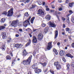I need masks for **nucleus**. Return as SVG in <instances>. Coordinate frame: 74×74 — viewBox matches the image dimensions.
Listing matches in <instances>:
<instances>
[{
  "label": "nucleus",
  "mask_w": 74,
  "mask_h": 74,
  "mask_svg": "<svg viewBox=\"0 0 74 74\" xmlns=\"http://www.w3.org/2000/svg\"><path fill=\"white\" fill-rule=\"evenodd\" d=\"M31 18V17H30L27 20L28 22H30V19Z\"/></svg>",
  "instance_id": "nucleus-41"
},
{
  "label": "nucleus",
  "mask_w": 74,
  "mask_h": 74,
  "mask_svg": "<svg viewBox=\"0 0 74 74\" xmlns=\"http://www.w3.org/2000/svg\"><path fill=\"white\" fill-rule=\"evenodd\" d=\"M45 2H43L42 3V4H43V5H45Z\"/></svg>",
  "instance_id": "nucleus-61"
},
{
  "label": "nucleus",
  "mask_w": 74,
  "mask_h": 74,
  "mask_svg": "<svg viewBox=\"0 0 74 74\" xmlns=\"http://www.w3.org/2000/svg\"><path fill=\"white\" fill-rule=\"evenodd\" d=\"M62 19L64 21H65L66 20V18L64 17H62Z\"/></svg>",
  "instance_id": "nucleus-43"
},
{
  "label": "nucleus",
  "mask_w": 74,
  "mask_h": 74,
  "mask_svg": "<svg viewBox=\"0 0 74 74\" xmlns=\"http://www.w3.org/2000/svg\"><path fill=\"white\" fill-rule=\"evenodd\" d=\"M64 51L63 50H62L60 51V56H61L64 55Z\"/></svg>",
  "instance_id": "nucleus-15"
},
{
  "label": "nucleus",
  "mask_w": 74,
  "mask_h": 74,
  "mask_svg": "<svg viewBox=\"0 0 74 74\" xmlns=\"http://www.w3.org/2000/svg\"><path fill=\"white\" fill-rule=\"evenodd\" d=\"M66 32H68L69 33H71V30L69 28H66Z\"/></svg>",
  "instance_id": "nucleus-16"
},
{
  "label": "nucleus",
  "mask_w": 74,
  "mask_h": 74,
  "mask_svg": "<svg viewBox=\"0 0 74 74\" xmlns=\"http://www.w3.org/2000/svg\"><path fill=\"white\" fill-rule=\"evenodd\" d=\"M37 14L39 16H42V15H44V12L42 11V9H40L38 10Z\"/></svg>",
  "instance_id": "nucleus-4"
},
{
  "label": "nucleus",
  "mask_w": 74,
  "mask_h": 74,
  "mask_svg": "<svg viewBox=\"0 0 74 74\" xmlns=\"http://www.w3.org/2000/svg\"><path fill=\"white\" fill-rule=\"evenodd\" d=\"M6 59H7V60H11V57L9 56H6Z\"/></svg>",
  "instance_id": "nucleus-26"
},
{
  "label": "nucleus",
  "mask_w": 74,
  "mask_h": 74,
  "mask_svg": "<svg viewBox=\"0 0 74 74\" xmlns=\"http://www.w3.org/2000/svg\"><path fill=\"white\" fill-rule=\"evenodd\" d=\"M46 18L47 20H49L51 19V16L49 15H47L46 16Z\"/></svg>",
  "instance_id": "nucleus-18"
},
{
  "label": "nucleus",
  "mask_w": 74,
  "mask_h": 74,
  "mask_svg": "<svg viewBox=\"0 0 74 74\" xmlns=\"http://www.w3.org/2000/svg\"><path fill=\"white\" fill-rule=\"evenodd\" d=\"M42 27H45V26H46V25H45V23H43L42 24Z\"/></svg>",
  "instance_id": "nucleus-40"
},
{
  "label": "nucleus",
  "mask_w": 74,
  "mask_h": 74,
  "mask_svg": "<svg viewBox=\"0 0 74 74\" xmlns=\"http://www.w3.org/2000/svg\"><path fill=\"white\" fill-rule=\"evenodd\" d=\"M52 8H55V6H53V5H52Z\"/></svg>",
  "instance_id": "nucleus-63"
},
{
  "label": "nucleus",
  "mask_w": 74,
  "mask_h": 74,
  "mask_svg": "<svg viewBox=\"0 0 74 74\" xmlns=\"http://www.w3.org/2000/svg\"><path fill=\"white\" fill-rule=\"evenodd\" d=\"M63 27H64H64H65V24H63Z\"/></svg>",
  "instance_id": "nucleus-59"
},
{
  "label": "nucleus",
  "mask_w": 74,
  "mask_h": 74,
  "mask_svg": "<svg viewBox=\"0 0 74 74\" xmlns=\"http://www.w3.org/2000/svg\"><path fill=\"white\" fill-rule=\"evenodd\" d=\"M49 27H56V26L55 24L53 23H52L51 21H50L49 23Z\"/></svg>",
  "instance_id": "nucleus-7"
},
{
  "label": "nucleus",
  "mask_w": 74,
  "mask_h": 74,
  "mask_svg": "<svg viewBox=\"0 0 74 74\" xmlns=\"http://www.w3.org/2000/svg\"><path fill=\"white\" fill-rule=\"evenodd\" d=\"M32 42L33 43H37V39L35 36L33 37Z\"/></svg>",
  "instance_id": "nucleus-10"
},
{
  "label": "nucleus",
  "mask_w": 74,
  "mask_h": 74,
  "mask_svg": "<svg viewBox=\"0 0 74 74\" xmlns=\"http://www.w3.org/2000/svg\"><path fill=\"white\" fill-rule=\"evenodd\" d=\"M54 65L55 66H56V69L57 70H60L61 69V66L60 64L59 63L58 61L56 62H55L54 63Z\"/></svg>",
  "instance_id": "nucleus-3"
},
{
  "label": "nucleus",
  "mask_w": 74,
  "mask_h": 74,
  "mask_svg": "<svg viewBox=\"0 0 74 74\" xmlns=\"http://www.w3.org/2000/svg\"><path fill=\"white\" fill-rule=\"evenodd\" d=\"M57 17L58 18V21H60V19H59V16L57 15Z\"/></svg>",
  "instance_id": "nucleus-47"
},
{
  "label": "nucleus",
  "mask_w": 74,
  "mask_h": 74,
  "mask_svg": "<svg viewBox=\"0 0 74 74\" xmlns=\"http://www.w3.org/2000/svg\"><path fill=\"white\" fill-rule=\"evenodd\" d=\"M62 35H65V32H62Z\"/></svg>",
  "instance_id": "nucleus-53"
},
{
  "label": "nucleus",
  "mask_w": 74,
  "mask_h": 74,
  "mask_svg": "<svg viewBox=\"0 0 74 74\" xmlns=\"http://www.w3.org/2000/svg\"><path fill=\"white\" fill-rule=\"evenodd\" d=\"M66 20H69V17H67V18H66Z\"/></svg>",
  "instance_id": "nucleus-64"
},
{
  "label": "nucleus",
  "mask_w": 74,
  "mask_h": 74,
  "mask_svg": "<svg viewBox=\"0 0 74 74\" xmlns=\"http://www.w3.org/2000/svg\"><path fill=\"white\" fill-rule=\"evenodd\" d=\"M35 54H36V52H33V54L34 55H35Z\"/></svg>",
  "instance_id": "nucleus-62"
},
{
  "label": "nucleus",
  "mask_w": 74,
  "mask_h": 74,
  "mask_svg": "<svg viewBox=\"0 0 74 74\" xmlns=\"http://www.w3.org/2000/svg\"><path fill=\"white\" fill-rule=\"evenodd\" d=\"M35 71L36 73H38V74L39 73L41 72V69H38V68H37L35 70Z\"/></svg>",
  "instance_id": "nucleus-12"
},
{
  "label": "nucleus",
  "mask_w": 74,
  "mask_h": 74,
  "mask_svg": "<svg viewBox=\"0 0 74 74\" xmlns=\"http://www.w3.org/2000/svg\"><path fill=\"white\" fill-rule=\"evenodd\" d=\"M31 18V17H30L27 20L28 22H30V19Z\"/></svg>",
  "instance_id": "nucleus-42"
},
{
  "label": "nucleus",
  "mask_w": 74,
  "mask_h": 74,
  "mask_svg": "<svg viewBox=\"0 0 74 74\" xmlns=\"http://www.w3.org/2000/svg\"><path fill=\"white\" fill-rule=\"evenodd\" d=\"M48 27H47L44 30V32L45 33H47V32H48Z\"/></svg>",
  "instance_id": "nucleus-23"
},
{
  "label": "nucleus",
  "mask_w": 74,
  "mask_h": 74,
  "mask_svg": "<svg viewBox=\"0 0 74 74\" xmlns=\"http://www.w3.org/2000/svg\"><path fill=\"white\" fill-rule=\"evenodd\" d=\"M70 0H67L66 1V3H68V2H69V1Z\"/></svg>",
  "instance_id": "nucleus-57"
},
{
  "label": "nucleus",
  "mask_w": 74,
  "mask_h": 74,
  "mask_svg": "<svg viewBox=\"0 0 74 74\" xmlns=\"http://www.w3.org/2000/svg\"><path fill=\"white\" fill-rule=\"evenodd\" d=\"M43 35L41 34H40L38 36V39L39 41H41L42 40Z\"/></svg>",
  "instance_id": "nucleus-8"
},
{
  "label": "nucleus",
  "mask_w": 74,
  "mask_h": 74,
  "mask_svg": "<svg viewBox=\"0 0 74 74\" xmlns=\"http://www.w3.org/2000/svg\"><path fill=\"white\" fill-rule=\"evenodd\" d=\"M35 5H33L32 6V8H35Z\"/></svg>",
  "instance_id": "nucleus-52"
},
{
  "label": "nucleus",
  "mask_w": 74,
  "mask_h": 74,
  "mask_svg": "<svg viewBox=\"0 0 74 74\" xmlns=\"http://www.w3.org/2000/svg\"><path fill=\"white\" fill-rule=\"evenodd\" d=\"M59 11H62V8H60L59 9Z\"/></svg>",
  "instance_id": "nucleus-45"
},
{
  "label": "nucleus",
  "mask_w": 74,
  "mask_h": 74,
  "mask_svg": "<svg viewBox=\"0 0 74 74\" xmlns=\"http://www.w3.org/2000/svg\"><path fill=\"white\" fill-rule=\"evenodd\" d=\"M2 36L3 39L5 38L6 37V33L4 32L2 33Z\"/></svg>",
  "instance_id": "nucleus-13"
},
{
  "label": "nucleus",
  "mask_w": 74,
  "mask_h": 74,
  "mask_svg": "<svg viewBox=\"0 0 74 74\" xmlns=\"http://www.w3.org/2000/svg\"><path fill=\"white\" fill-rule=\"evenodd\" d=\"M71 21L73 23H74V18H72L71 19Z\"/></svg>",
  "instance_id": "nucleus-39"
},
{
  "label": "nucleus",
  "mask_w": 74,
  "mask_h": 74,
  "mask_svg": "<svg viewBox=\"0 0 74 74\" xmlns=\"http://www.w3.org/2000/svg\"><path fill=\"white\" fill-rule=\"evenodd\" d=\"M30 43H31V40H30V39H29V42L27 43L26 45V47H27V46L29 45H30Z\"/></svg>",
  "instance_id": "nucleus-17"
},
{
  "label": "nucleus",
  "mask_w": 74,
  "mask_h": 74,
  "mask_svg": "<svg viewBox=\"0 0 74 74\" xmlns=\"http://www.w3.org/2000/svg\"><path fill=\"white\" fill-rule=\"evenodd\" d=\"M36 30H37V29H34L33 30V32H36Z\"/></svg>",
  "instance_id": "nucleus-50"
},
{
  "label": "nucleus",
  "mask_w": 74,
  "mask_h": 74,
  "mask_svg": "<svg viewBox=\"0 0 74 74\" xmlns=\"http://www.w3.org/2000/svg\"><path fill=\"white\" fill-rule=\"evenodd\" d=\"M62 60L64 62H66V59H65V58H62Z\"/></svg>",
  "instance_id": "nucleus-44"
},
{
  "label": "nucleus",
  "mask_w": 74,
  "mask_h": 74,
  "mask_svg": "<svg viewBox=\"0 0 74 74\" xmlns=\"http://www.w3.org/2000/svg\"><path fill=\"white\" fill-rule=\"evenodd\" d=\"M38 3L40 5H41L42 4V1L40 0H38Z\"/></svg>",
  "instance_id": "nucleus-27"
},
{
  "label": "nucleus",
  "mask_w": 74,
  "mask_h": 74,
  "mask_svg": "<svg viewBox=\"0 0 74 74\" xmlns=\"http://www.w3.org/2000/svg\"><path fill=\"white\" fill-rule=\"evenodd\" d=\"M30 25V22H28L27 20L25 21V22L23 23V25L25 27H27V25Z\"/></svg>",
  "instance_id": "nucleus-9"
},
{
  "label": "nucleus",
  "mask_w": 74,
  "mask_h": 74,
  "mask_svg": "<svg viewBox=\"0 0 74 74\" xmlns=\"http://www.w3.org/2000/svg\"><path fill=\"white\" fill-rule=\"evenodd\" d=\"M4 22H5V19L4 18H2L1 21V23H4Z\"/></svg>",
  "instance_id": "nucleus-29"
},
{
  "label": "nucleus",
  "mask_w": 74,
  "mask_h": 74,
  "mask_svg": "<svg viewBox=\"0 0 74 74\" xmlns=\"http://www.w3.org/2000/svg\"><path fill=\"white\" fill-rule=\"evenodd\" d=\"M71 55V54L70 53H68L66 54V56H68V57H70Z\"/></svg>",
  "instance_id": "nucleus-37"
},
{
  "label": "nucleus",
  "mask_w": 74,
  "mask_h": 74,
  "mask_svg": "<svg viewBox=\"0 0 74 74\" xmlns=\"http://www.w3.org/2000/svg\"><path fill=\"white\" fill-rule=\"evenodd\" d=\"M69 13H73V12L72 11V10H69Z\"/></svg>",
  "instance_id": "nucleus-55"
},
{
  "label": "nucleus",
  "mask_w": 74,
  "mask_h": 74,
  "mask_svg": "<svg viewBox=\"0 0 74 74\" xmlns=\"http://www.w3.org/2000/svg\"><path fill=\"white\" fill-rule=\"evenodd\" d=\"M19 23V21L18 20L14 21H13L12 23H11V25L12 26H14V27H16L18 25V23Z\"/></svg>",
  "instance_id": "nucleus-2"
},
{
  "label": "nucleus",
  "mask_w": 74,
  "mask_h": 74,
  "mask_svg": "<svg viewBox=\"0 0 74 74\" xmlns=\"http://www.w3.org/2000/svg\"><path fill=\"white\" fill-rule=\"evenodd\" d=\"M32 56H30L27 60H23V64H24V65H28L30 63V62H31V59H32Z\"/></svg>",
  "instance_id": "nucleus-1"
},
{
  "label": "nucleus",
  "mask_w": 74,
  "mask_h": 74,
  "mask_svg": "<svg viewBox=\"0 0 74 74\" xmlns=\"http://www.w3.org/2000/svg\"><path fill=\"white\" fill-rule=\"evenodd\" d=\"M19 31L20 32H22L23 30H22V29H19Z\"/></svg>",
  "instance_id": "nucleus-49"
},
{
  "label": "nucleus",
  "mask_w": 74,
  "mask_h": 74,
  "mask_svg": "<svg viewBox=\"0 0 74 74\" xmlns=\"http://www.w3.org/2000/svg\"><path fill=\"white\" fill-rule=\"evenodd\" d=\"M25 16H29V14H28V12H27L25 13Z\"/></svg>",
  "instance_id": "nucleus-33"
},
{
  "label": "nucleus",
  "mask_w": 74,
  "mask_h": 74,
  "mask_svg": "<svg viewBox=\"0 0 74 74\" xmlns=\"http://www.w3.org/2000/svg\"><path fill=\"white\" fill-rule=\"evenodd\" d=\"M5 28V27L4 26H2L0 27V30H3V29H4Z\"/></svg>",
  "instance_id": "nucleus-25"
},
{
  "label": "nucleus",
  "mask_w": 74,
  "mask_h": 74,
  "mask_svg": "<svg viewBox=\"0 0 74 74\" xmlns=\"http://www.w3.org/2000/svg\"><path fill=\"white\" fill-rule=\"evenodd\" d=\"M69 57L71 58H73V56L71 55V54L70 55V56H69Z\"/></svg>",
  "instance_id": "nucleus-48"
},
{
  "label": "nucleus",
  "mask_w": 74,
  "mask_h": 74,
  "mask_svg": "<svg viewBox=\"0 0 74 74\" xmlns=\"http://www.w3.org/2000/svg\"><path fill=\"white\" fill-rule=\"evenodd\" d=\"M16 37H19V35L18 34L16 35Z\"/></svg>",
  "instance_id": "nucleus-51"
},
{
  "label": "nucleus",
  "mask_w": 74,
  "mask_h": 74,
  "mask_svg": "<svg viewBox=\"0 0 74 74\" xmlns=\"http://www.w3.org/2000/svg\"><path fill=\"white\" fill-rule=\"evenodd\" d=\"M51 73H52V74H54V71H50Z\"/></svg>",
  "instance_id": "nucleus-46"
},
{
  "label": "nucleus",
  "mask_w": 74,
  "mask_h": 74,
  "mask_svg": "<svg viewBox=\"0 0 74 74\" xmlns=\"http://www.w3.org/2000/svg\"><path fill=\"white\" fill-rule=\"evenodd\" d=\"M23 46L22 44L20 43V44H16L15 45V47L17 48H20Z\"/></svg>",
  "instance_id": "nucleus-11"
},
{
  "label": "nucleus",
  "mask_w": 74,
  "mask_h": 74,
  "mask_svg": "<svg viewBox=\"0 0 74 74\" xmlns=\"http://www.w3.org/2000/svg\"><path fill=\"white\" fill-rule=\"evenodd\" d=\"M29 35L30 36V37H32V34H29Z\"/></svg>",
  "instance_id": "nucleus-56"
},
{
  "label": "nucleus",
  "mask_w": 74,
  "mask_h": 74,
  "mask_svg": "<svg viewBox=\"0 0 74 74\" xmlns=\"http://www.w3.org/2000/svg\"><path fill=\"white\" fill-rule=\"evenodd\" d=\"M46 10L47 11H49V8H48V7L47 6H46Z\"/></svg>",
  "instance_id": "nucleus-38"
},
{
  "label": "nucleus",
  "mask_w": 74,
  "mask_h": 74,
  "mask_svg": "<svg viewBox=\"0 0 74 74\" xmlns=\"http://www.w3.org/2000/svg\"><path fill=\"white\" fill-rule=\"evenodd\" d=\"M55 12L56 15H57V14H58V12H57V11H56Z\"/></svg>",
  "instance_id": "nucleus-58"
},
{
  "label": "nucleus",
  "mask_w": 74,
  "mask_h": 74,
  "mask_svg": "<svg viewBox=\"0 0 74 74\" xmlns=\"http://www.w3.org/2000/svg\"><path fill=\"white\" fill-rule=\"evenodd\" d=\"M67 66V70H69V67H70V65L69 64H68L66 65Z\"/></svg>",
  "instance_id": "nucleus-30"
},
{
  "label": "nucleus",
  "mask_w": 74,
  "mask_h": 74,
  "mask_svg": "<svg viewBox=\"0 0 74 74\" xmlns=\"http://www.w3.org/2000/svg\"><path fill=\"white\" fill-rule=\"evenodd\" d=\"M52 47L53 46L52 44V42H49L48 43L47 49L48 50H50Z\"/></svg>",
  "instance_id": "nucleus-6"
},
{
  "label": "nucleus",
  "mask_w": 74,
  "mask_h": 74,
  "mask_svg": "<svg viewBox=\"0 0 74 74\" xmlns=\"http://www.w3.org/2000/svg\"><path fill=\"white\" fill-rule=\"evenodd\" d=\"M7 12H4L2 14L3 15H7Z\"/></svg>",
  "instance_id": "nucleus-36"
},
{
  "label": "nucleus",
  "mask_w": 74,
  "mask_h": 74,
  "mask_svg": "<svg viewBox=\"0 0 74 74\" xmlns=\"http://www.w3.org/2000/svg\"><path fill=\"white\" fill-rule=\"evenodd\" d=\"M67 22L68 23H70V21L69 20H67Z\"/></svg>",
  "instance_id": "nucleus-54"
},
{
  "label": "nucleus",
  "mask_w": 74,
  "mask_h": 74,
  "mask_svg": "<svg viewBox=\"0 0 74 74\" xmlns=\"http://www.w3.org/2000/svg\"><path fill=\"white\" fill-rule=\"evenodd\" d=\"M11 38H10V39L8 40L7 41V42H11Z\"/></svg>",
  "instance_id": "nucleus-34"
},
{
  "label": "nucleus",
  "mask_w": 74,
  "mask_h": 74,
  "mask_svg": "<svg viewBox=\"0 0 74 74\" xmlns=\"http://www.w3.org/2000/svg\"><path fill=\"white\" fill-rule=\"evenodd\" d=\"M32 69H36L37 68V65H36V64H33L32 66Z\"/></svg>",
  "instance_id": "nucleus-21"
},
{
  "label": "nucleus",
  "mask_w": 74,
  "mask_h": 74,
  "mask_svg": "<svg viewBox=\"0 0 74 74\" xmlns=\"http://www.w3.org/2000/svg\"><path fill=\"white\" fill-rule=\"evenodd\" d=\"M26 2V3H29V0H23V2Z\"/></svg>",
  "instance_id": "nucleus-31"
},
{
  "label": "nucleus",
  "mask_w": 74,
  "mask_h": 74,
  "mask_svg": "<svg viewBox=\"0 0 74 74\" xmlns=\"http://www.w3.org/2000/svg\"><path fill=\"white\" fill-rule=\"evenodd\" d=\"M71 65L73 67H74V62H72L71 63Z\"/></svg>",
  "instance_id": "nucleus-32"
},
{
  "label": "nucleus",
  "mask_w": 74,
  "mask_h": 74,
  "mask_svg": "<svg viewBox=\"0 0 74 74\" xmlns=\"http://www.w3.org/2000/svg\"><path fill=\"white\" fill-rule=\"evenodd\" d=\"M53 52H54L56 55H58V52L55 49H54L53 50Z\"/></svg>",
  "instance_id": "nucleus-28"
},
{
  "label": "nucleus",
  "mask_w": 74,
  "mask_h": 74,
  "mask_svg": "<svg viewBox=\"0 0 74 74\" xmlns=\"http://www.w3.org/2000/svg\"><path fill=\"white\" fill-rule=\"evenodd\" d=\"M27 52H26V50L24 49V51H23V55H24V56H26V55L27 54Z\"/></svg>",
  "instance_id": "nucleus-19"
},
{
  "label": "nucleus",
  "mask_w": 74,
  "mask_h": 74,
  "mask_svg": "<svg viewBox=\"0 0 74 74\" xmlns=\"http://www.w3.org/2000/svg\"><path fill=\"white\" fill-rule=\"evenodd\" d=\"M55 36L54 37L55 39L56 38L58 37V31H55Z\"/></svg>",
  "instance_id": "nucleus-14"
},
{
  "label": "nucleus",
  "mask_w": 74,
  "mask_h": 74,
  "mask_svg": "<svg viewBox=\"0 0 74 74\" xmlns=\"http://www.w3.org/2000/svg\"><path fill=\"white\" fill-rule=\"evenodd\" d=\"M41 65L43 67H46V66H47V63L46 62H45L43 63H41Z\"/></svg>",
  "instance_id": "nucleus-20"
},
{
  "label": "nucleus",
  "mask_w": 74,
  "mask_h": 74,
  "mask_svg": "<svg viewBox=\"0 0 74 74\" xmlns=\"http://www.w3.org/2000/svg\"><path fill=\"white\" fill-rule=\"evenodd\" d=\"M34 19H35V17H33L32 18H31L30 22L31 23H33V21H34Z\"/></svg>",
  "instance_id": "nucleus-24"
},
{
  "label": "nucleus",
  "mask_w": 74,
  "mask_h": 74,
  "mask_svg": "<svg viewBox=\"0 0 74 74\" xmlns=\"http://www.w3.org/2000/svg\"><path fill=\"white\" fill-rule=\"evenodd\" d=\"M64 42H67V39H65L64 40Z\"/></svg>",
  "instance_id": "nucleus-60"
},
{
  "label": "nucleus",
  "mask_w": 74,
  "mask_h": 74,
  "mask_svg": "<svg viewBox=\"0 0 74 74\" xmlns=\"http://www.w3.org/2000/svg\"><path fill=\"white\" fill-rule=\"evenodd\" d=\"M69 6L70 7H71L73 6V3H70L69 4Z\"/></svg>",
  "instance_id": "nucleus-35"
},
{
  "label": "nucleus",
  "mask_w": 74,
  "mask_h": 74,
  "mask_svg": "<svg viewBox=\"0 0 74 74\" xmlns=\"http://www.w3.org/2000/svg\"><path fill=\"white\" fill-rule=\"evenodd\" d=\"M13 14V9L11 8L8 11V14L7 15L8 16H11Z\"/></svg>",
  "instance_id": "nucleus-5"
},
{
  "label": "nucleus",
  "mask_w": 74,
  "mask_h": 74,
  "mask_svg": "<svg viewBox=\"0 0 74 74\" xmlns=\"http://www.w3.org/2000/svg\"><path fill=\"white\" fill-rule=\"evenodd\" d=\"M5 45H2V51H5Z\"/></svg>",
  "instance_id": "nucleus-22"
}]
</instances>
